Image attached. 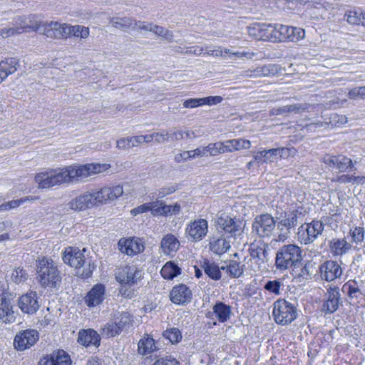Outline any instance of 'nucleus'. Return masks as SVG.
<instances>
[{"mask_svg":"<svg viewBox=\"0 0 365 365\" xmlns=\"http://www.w3.org/2000/svg\"><path fill=\"white\" fill-rule=\"evenodd\" d=\"M36 279L44 288L58 287L61 282V276L57 264L49 257H42L36 260Z\"/></svg>","mask_w":365,"mask_h":365,"instance_id":"nucleus-1","label":"nucleus"},{"mask_svg":"<svg viewBox=\"0 0 365 365\" xmlns=\"http://www.w3.org/2000/svg\"><path fill=\"white\" fill-rule=\"evenodd\" d=\"M35 182L38 188H50L62 184L71 183L68 167L62 168L48 169L35 176Z\"/></svg>","mask_w":365,"mask_h":365,"instance_id":"nucleus-2","label":"nucleus"},{"mask_svg":"<svg viewBox=\"0 0 365 365\" xmlns=\"http://www.w3.org/2000/svg\"><path fill=\"white\" fill-rule=\"evenodd\" d=\"M302 260V250L296 245L289 244L282 247L277 252L275 264L280 270L295 266Z\"/></svg>","mask_w":365,"mask_h":365,"instance_id":"nucleus-3","label":"nucleus"},{"mask_svg":"<svg viewBox=\"0 0 365 365\" xmlns=\"http://www.w3.org/2000/svg\"><path fill=\"white\" fill-rule=\"evenodd\" d=\"M301 213L297 210L284 212L276 217V226L277 230V242L285 241L290 235V230L298 224L299 216Z\"/></svg>","mask_w":365,"mask_h":365,"instance_id":"nucleus-4","label":"nucleus"},{"mask_svg":"<svg viewBox=\"0 0 365 365\" xmlns=\"http://www.w3.org/2000/svg\"><path fill=\"white\" fill-rule=\"evenodd\" d=\"M272 314L277 324H288L296 319L297 308L287 300L279 299L273 304Z\"/></svg>","mask_w":365,"mask_h":365,"instance_id":"nucleus-5","label":"nucleus"},{"mask_svg":"<svg viewBox=\"0 0 365 365\" xmlns=\"http://www.w3.org/2000/svg\"><path fill=\"white\" fill-rule=\"evenodd\" d=\"M276 227L275 219L267 213L257 215L252 225V232L260 238L270 237Z\"/></svg>","mask_w":365,"mask_h":365,"instance_id":"nucleus-6","label":"nucleus"},{"mask_svg":"<svg viewBox=\"0 0 365 365\" xmlns=\"http://www.w3.org/2000/svg\"><path fill=\"white\" fill-rule=\"evenodd\" d=\"M324 228V225L319 220L303 224L298 228L297 240L304 245L312 243L322 233Z\"/></svg>","mask_w":365,"mask_h":365,"instance_id":"nucleus-7","label":"nucleus"},{"mask_svg":"<svg viewBox=\"0 0 365 365\" xmlns=\"http://www.w3.org/2000/svg\"><path fill=\"white\" fill-rule=\"evenodd\" d=\"M305 36L302 29L283 24H274V41L297 42Z\"/></svg>","mask_w":365,"mask_h":365,"instance_id":"nucleus-8","label":"nucleus"},{"mask_svg":"<svg viewBox=\"0 0 365 365\" xmlns=\"http://www.w3.org/2000/svg\"><path fill=\"white\" fill-rule=\"evenodd\" d=\"M115 276L121 284L134 285L143 277V271L136 265H125L117 268Z\"/></svg>","mask_w":365,"mask_h":365,"instance_id":"nucleus-9","label":"nucleus"},{"mask_svg":"<svg viewBox=\"0 0 365 365\" xmlns=\"http://www.w3.org/2000/svg\"><path fill=\"white\" fill-rule=\"evenodd\" d=\"M63 260L66 264H69L77 269H79L84 264V255L78 248L69 247L63 252ZM77 274L82 278H88L91 276V270H83L81 273L78 270Z\"/></svg>","mask_w":365,"mask_h":365,"instance_id":"nucleus-10","label":"nucleus"},{"mask_svg":"<svg viewBox=\"0 0 365 365\" xmlns=\"http://www.w3.org/2000/svg\"><path fill=\"white\" fill-rule=\"evenodd\" d=\"M341 303L339 288L336 286H329L324 294V300L321 311L326 315L331 314L336 312Z\"/></svg>","mask_w":365,"mask_h":365,"instance_id":"nucleus-11","label":"nucleus"},{"mask_svg":"<svg viewBox=\"0 0 365 365\" xmlns=\"http://www.w3.org/2000/svg\"><path fill=\"white\" fill-rule=\"evenodd\" d=\"M208 232V222L205 219H197L190 221L185 228V233L192 242L202 240Z\"/></svg>","mask_w":365,"mask_h":365,"instance_id":"nucleus-12","label":"nucleus"},{"mask_svg":"<svg viewBox=\"0 0 365 365\" xmlns=\"http://www.w3.org/2000/svg\"><path fill=\"white\" fill-rule=\"evenodd\" d=\"M39 339L35 329H26L18 332L14 340V346L19 351H24L34 346Z\"/></svg>","mask_w":365,"mask_h":365,"instance_id":"nucleus-13","label":"nucleus"},{"mask_svg":"<svg viewBox=\"0 0 365 365\" xmlns=\"http://www.w3.org/2000/svg\"><path fill=\"white\" fill-rule=\"evenodd\" d=\"M39 32L48 38H67L70 36L69 26L57 21L41 24Z\"/></svg>","mask_w":365,"mask_h":365,"instance_id":"nucleus-14","label":"nucleus"},{"mask_svg":"<svg viewBox=\"0 0 365 365\" xmlns=\"http://www.w3.org/2000/svg\"><path fill=\"white\" fill-rule=\"evenodd\" d=\"M321 279L327 282H332L341 277L343 269L341 264L334 260H327L319 267Z\"/></svg>","mask_w":365,"mask_h":365,"instance_id":"nucleus-15","label":"nucleus"},{"mask_svg":"<svg viewBox=\"0 0 365 365\" xmlns=\"http://www.w3.org/2000/svg\"><path fill=\"white\" fill-rule=\"evenodd\" d=\"M218 224L225 231L232 237L240 236L245 227V222L239 219L232 218L229 216L220 217L218 219Z\"/></svg>","mask_w":365,"mask_h":365,"instance_id":"nucleus-16","label":"nucleus"},{"mask_svg":"<svg viewBox=\"0 0 365 365\" xmlns=\"http://www.w3.org/2000/svg\"><path fill=\"white\" fill-rule=\"evenodd\" d=\"M18 306L21 312L25 314H35L40 307L37 293L31 291L21 295L18 299Z\"/></svg>","mask_w":365,"mask_h":365,"instance_id":"nucleus-17","label":"nucleus"},{"mask_svg":"<svg viewBox=\"0 0 365 365\" xmlns=\"http://www.w3.org/2000/svg\"><path fill=\"white\" fill-rule=\"evenodd\" d=\"M247 30L249 35L255 39L274 41V24H255Z\"/></svg>","mask_w":365,"mask_h":365,"instance_id":"nucleus-18","label":"nucleus"},{"mask_svg":"<svg viewBox=\"0 0 365 365\" xmlns=\"http://www.w3.org/2000/svg\"><path fill=\"white\" fill-rule=\"evenodd\" d=\"M323 162L329 168L336 169L342 173L353 169L352 159L344 155H326L323 158Z\"/></svg>","mask_w":365,"mask_h":365,"instance_id":"nucleus-19","label":"nucleus"},{"mask_svg":"<svg viewBox=\"0 0 365 365\" xmlns=\"http://www.w3.org/2000/svg\"><path fill=\"white\" fill-rule=\"evenodd\" d=\"M118 245L119 250L128 256H134L145 250L142 240L136 237L122 238L118 241Z\"/></svg>","mask_w":365,"mask_h":365,"instance_id":"nucleus-20","label":"nucleus"},{"mask_svg":"<svg viewBox=\"0 0 365 365\" xmlns=\"http://www.w3.org/2000/svg\"><path fill=\"white\" fill-rule=\"evenodd\" d=\"M192 297V291L184 284H179L174 286L169 294L170 301L178 305L188 304L191 301Z\"/></svg>","mask_w":365,"mask_h":365,"instance_id":"nucleus-21","label":"nucleus"},{"mask_svg":"<svg viewBox=\"0 0 365 365\" xmlns=\"http://www.w3.org/2000/svg\"><path fill=\"white\" fill-rule=\"evenodd\" d=\"M38 365H71V359L65 351L58 349L41 359Z\"/></svg>","mask_w":365,"mask_h":365,"instance_id":"nucleus-22","label":"nucleus"},{"mask_svg":"<svg viewBox=\"0 0 365 365\" xmlns=\"http://www.w3.org/2000/svg\"><path fill=\"white\" fill-rule=\"evenodd\" d=\"M15 319L16 316L11 298L8 295H3L0 302V320L4 323L11 324Z\"/></svg>","mask_w":365,"mask_h":365,"instance_id":"nucleus-23","label":"nucleus"},{"mask_svg":"<svg viewBox=\"0 0 365 365\" xmlns=\"http://www.w3.org/2000/svg\"><path fill=\"white\" fill-rule=\"evenodd\" d=\"M67 167L71 183L83 181L90 175L91 164H73Z\"/></svg>","mask_w":365,"mask_h":365,"instance_id":"nucleus-24","label":"nucleus"},{"mask_svg":"<svg viewBox=\"0 0 365 365\" xmlns=\"http://www.w3.org/2000/svg\"><path fill=\"white\" fill-rule=\"evenodd\" d=\"M267 249L268 245L264 241L259 240L251 243L248 250L250 255L254 259H257L258 262L265 264V262L267 261Z\"/></svg>","mask_w":365,"mask_h":365,"instance_id":"nucleus-25","label":"nucleus"},{"mask_svg":"<svg viewBox=\"0 0 365 365\" xmlns=\"http://www.w3.org/2000/svg\"><path fill=\"white\" fill-rule=\"evenodd\" d=\"M19 34L30 30L40 31L41 24L33 20L31 16H18L13 24Z\"/></svg>","mask_w":365,"mask_h":365,"instance_id":"nucleus-26","label":"nucleus"},{"mask_svg":"<svg viewBox=\"0 0 365 365\" xmlns=\"http://www.w3.org/2000/svg\"><path fill=\"white\" fill-rule=\"evenodd\" d=\"M364 283L365 282L363 280H349L343 285L342 292L345 293L350 299L357 300L361 296L364 295L361 289V287Z\"/></svg>","mask_w":365,"mask_h":365,"instance_id":"nucleus-27","label":"nucleus"},{"mask_svg":"<svg viewBox=\"0 0 365 365\" xmlns=\"http://www.w3.org/2000/svg\"><path fill=\"white\" fill-rule=\"evenodd\" d=\"M329 247L334 257H341L351 250V245L345 238H333L329 242Z\"/></svg>","mask_w":365,"mask_h":365,"instance_id":"nucleus-28","label":"nucleus"},{"mask_svg":"<svg viewBox=\"0 0 365 365\" xmlns=\"http://www.w3.org/2000/svg\"><path fill=\"white\" fill-rule=\"evenodd\" d=\"M19 66V60L15 58H9L1 61L0 62V83L9 75L14 73Z\"/></svg>","mask_w":365,"mask_h":365,"instance_id":"nucleus-29","label":"nucleus"},{"mask_svg":"<svg viewBox=\"0 0 365 365\" xmlns=\"http://www.w3.org/2000/svg\"><path fill=\"white\" fill-rule=\"evenodd\" d=\"M212 312L215 318L221 323L226 322L232 314L231 307L222 302H217L213 306Z\"/></svg>","mask_w":365,"mask_h":365,"instance_id":"nucleus-30","label":"nucleus"},{"mask_svg":"<svg viewBox=\"0 0 365 365\" xmlns=\"http://www.w3.org/2000/svg\"><path fill=\"white\" fill-rule=\"evenodd\" d=\"M179 247L180 242L177 237L172 234H168L162 239L161 249L165 255H172L176 252Z\"/></svg>","mask_w":365,"mask_h":365,"instance_id":"nucleus-31","label":"nucleus"},{"mask_svg":"<svg viewBox=\"0 0 365 365\" xmlns=\"http://www.w3.org/2000/svg\"><path fill=\"white\" fill-rule=\"evenodd\" d=\"M309 105L308 103H297L292 105H287L272 110V113L274 115H282L284 113H301L308 109Z\"/></svg>","mask_w":365,"mask_h":365,"instance_id":"nucleus-32","label":"nucleus"},{"mask_svg":"<svg viewBox=\"0 0 365 365\" xmlns=\"http://www.w3.org/2000/svg\"><path fill=\"white\" fill-rule=\"evenodd\" d=\"M230 248V243L225 237L221 236L218 238L212 237L210 241V250L215 254L221 255Z\"/></svg>","mask_w":365,"mask_h":365,"instance_id":"nucleus-33","label":"nucleus"},{"mask_svg":"<svg viewBox=\"0 0 365 365\" xmlns=\"http://www.w3.org/2000/svg\"><path fill=\"white\" fill-rule=\"evenodd\" d=\"M156 350L155 341L148 335L144 336L138 344V352L143 356L151 354Z\"/></svg>","mask_w":365,"mask_h":365,"instance_id":"nucleus-34","label":"nucleus"},{"mask_svg":"<svg viewBox=\"0 0 365 365\" xmlns=\"http://www.w3.org/2000/svg\"><path fill=\"white\" fill-rule=\"evenodd\" d=\"M253 72L254 74H247V76L250 77L272 76L279 73V67L275 64H267L256 68Z\"/></svg>","mask_w":365,"mask_h":365,"instance_id":"nucleus-35","label":"nucleus"},{"mask_svg":"<svg viewBox=\"0 0 365 365\" xmlns=\"http://www.w3.org/2000/svg\"><path fill=\"white\" fill-rule=\"evenodd\" d=\"M181 273V269L172 261L166 262L160 270L161 276L165 279H173Z\"/></svg>","mask_w":365,"mask_h":365,"instance_id":"nucleus-36","label":"nucleus"},{"mask_svg":"<svg viewBox=\"0 0 365 365\" xmlns=\"http://www.w3.org/2000/svg\"><path fill=\"white\" fill-rule=\"evenodd\" d=\"M202 268L205 273L212 279L219 280L221 278V268L215 263L205 260L202 264Z\"/></svg>","mask_w":365,"mask_h":365,"instance_id":"nucleus-37","label":"nucleus"},{"mask_svg":"<svg viewBox=\"0 0 365 365\" xmlns=\"http://www.w3.org/2000/svg\"><path fill=\"white\" fill-rule=\"evenodd\" d=\"M221 269L226 270L227 274L233 278H238L243 274L245 270L243 264L241 266L237 261L232 260L227 266L221 267Z\"/></svg>","mask_w":365,"mask_h":365,"instance_id":"nucleus-38","label":"nucleus"},{"mask_svg":"<svg viewBox=\"0 0 365 365\" xmlns=\"http://www.w3.org/2000/svg\"><path fill=\"white\" fill-rule=\"evenodd\" d=\"M243 266L245 268V271L256 273L264 267V264L261 262H258L257 259H254L252 257L248 255L244 259Z\"/></svg>","mask_w":365,"mask_h":365,"instance_id":"nucleus-39","label":"nucleus"},{"mask_svg":"<svg viewBox=\"0 0 365 365\" xmlns=\"http://www.w3.org/2000/svg\"><path fill=\"white\" fill-rule=\"evenodd\" d=\"M313 271V264L311 262H308L301 268L299 273L295 276L294 279L299 282L311 279L314 275Z\"/></svg>","mask_w":365,"mask_h":365,"instance_id":"nucleus-40","label":"nucleus"},{"mask_svg":"<svg viewBox=\"0 0 365 365\" xmlns=\"http://www.w3.org/2000/svg\"><path fill=\"white\" fill-rule=\"evenodd\" d=\"M284 287L282 279L268 280L264 285V289L276 296L281 294V289Z\"/></svg>","mask_w":365,"mask_h":365,"instance_id":"nucleus-41","label":"nucleus"},{"mask_svg":"<svg viewBox=\"0 0 365 365\" xmlns=\"http://www.w3.org/2000/svg\"><path fill=\"white\" fill-rule=\"evenodd\" d=\"M91 202V193L87 192L85 195H81L76 198L71 202V207L73 209L82 210L89 207V204Z\"/></svg>","mask_w":365,"mask_h":365,"instance_id":"nucleus-42","label":"nucleus"},{"mask_svg":"<svg viewBox=\"0 0 365 365\" xmlns=\"http://www.w3.org/2000/svg\"><path fill=\"white\" fill-rule=\"evenodd\" d=\"M104 192L107 194L106 197L108 202L118 199L123 194V188L120 185H117L113 187H104Z\"/></svg>","mask_w":365,"mask_h":365,"instance_id":"nucleus-43","label":"nucleus"},{"mask_svg":"<svg viewBox=\"0 0 365 365\" xmlns=\"http://www.w3.org/2000/svg\"><path fill=\"white\" fill-rule=\"evenodd\" d=\"M105 286L101 284H98L93 287V307L98 305L105 299Z\"/></svg>","mask_w":365,"mask_h":365,"instance_id":"nucleus-44","label":"nucleus"},{"mask_svg":"<svg viewBox=\"0 0 365 365\" xmlns=\"http://www.w3.org/2000/svg\"><path fill=\"white\" fill-rule=\"evenodd\" d=\"M349 235L351 237V242L361 244L364 240L365 230L363 227H355L350 229Z\"/></svg>","mask_w":365,"mask_h":365,"instance_id":"nucleus-45","label":"nucleus"},{"mask_svg":"<svg viewBox=\"0 0 365 365\" xmlns=\"http://www.w3.org/2000/svg\"><path fill=\"white\" fill-rule=\"evenodd\" d=\"M110 23L113 27L122 30H125L133 24V20L128 17L113 18L111 19Z\"/></svg>","mask_w":365,"mask_h":365,"instance_id":"nucleus-46","label":"nucleus"},{"mask_svg":"<svg viewBox=\"0 0 365 365\" xmlns=\"http://www.w3.org/2000/svg\"><path fill=\"white\" fill-rule=\"evenodd\" d=\"M77 341L83 346H89L91 343V329H81L78 332Z\"/></svg>","mask_w":365,"mask_h":365,"instance_id":"nucleus-47","label":"nucleus"},{"mask_svg":"<svg viewBox=\"0 0 365 365\" xmlns=\"http://www.w3.org/2000/svg\"><path fill=\"white\" fill-rule=\"evenodd\" d=\"M344 19L350 24L358 25L361 21V12L355 10L347 11L344 15Z\"/></svg>","mask_w":365,"mask_h":365,"instance_id":"nucleus-48","label":"nucleus"},{"mask_svg":"<svg viewBox=\"0 0 365 365\" xmlns=\"http://www.w3.org/2000/svg\"><path fill=\"white\" fill-rule=\"evenodd\" d=\"M28 278V274L26 271L22 268H16L15 269L11 275V279L16 283L19 284L25 282Z\"/></svg>","mask_w":365,"mask_h":365,"instance_id":"nucleus-49","label":"nucleus"},{"mask_svg":"<svg viewBox=\"0 0 365 365\" xmlns=\"http://www.w3.org/2000/svg\"><path fill=\"white\" fill-rule=\"evenodd\" d=\"M69 29H70V36L73 35V36H77V37L86 38L89 35L88 27L76 25V26H69Z\"/></svg>","mask_w":365,"mask_h":365,"instance_id":"nucleus-50","label":"nucleus"},{"mask_svg":"<svg viewBox=\"0 0 365 365\" xmlns=\"http://www.w3.org/2000/svg\"><path fill=\"white\" fill-rule=\"evenodd\" d=\"M163 336L171 343H177L182 339L180 330L177 328H172L164 331Z\"/></svg>","mask_w":365,"mask_h":365,"instance_id":"nucleus-51","label":"nucleus"},{"mask_svg":"<svg viewBox=\"0 0 365 365\" xmlns=\"http://www.w3.org/2000/svg\"><path fill=\"white\" fill-rule=\"evenodd\" d=\"M133 317L129 313H124L121 314L120 319L116 322V324L119 327L120 331L124 329L129 328L133 324Z\"/></svg>","mask_w":365,"mask_h":365,"instance_id":"nucleus-52","label":"nucleus"},{"mask_svg":"<svg viewBox=\"0 0 365 365\" xmlns=\"http://www.w3.org/2000/svg\"><path fill=\"white\" fill-rule=\"evenodd\" d=\"M120 327H118L116 322H108L103 328V334L107 336H114L119 334L121 331L119 329Z\"/></svg>","mask_w":365,"mask_h":365,"instance_id":"nucleus-53","label":"nucleus"},{"mask_svg":"<svg viewBox=\"0 0 365 365\" xmlns=\"http://www.w3.org/2000/svg\"><path fill=\"white\" fill-rule=\"evenodd\" d=\"M152 32L160 36L163 37L165 39L168 41H172L173 39V33L170 31H168L162 26L153 25Z\"/></svg>","mask_w":365,"mask_h":365,"instance_id":"nucleus-54","label":"nucleus"},{"mask_svg":"<svg viewBox=\"0 0 365 365\" xmlns=\"http://www.w3.org/2000/svg\"><path fill=\"white\" fill-rule=\"evenodd\" d=\"M161 210L163 215H173L178 214L180 210V205L175 203L173 205H168L161 202Z\"/></svg>","mask_w":365,"mask_h":365,"instance_id":"nucleus-55","label":"nucleus"},{"mask_svg":"<svg viewBox=\"0 0 365 365\" xmlns=\"http://www.w3.org/2000/svg\"><path fill=\"white\" fill-rule=\"evenodd\" d=\"M348 96L351 99H364L365 98V86L356 87L348 93Z\"/></svg>","mask_w":365,"mask_h":365,"instance_id":"nucleus-56","label":"nucleus"},{"mask_svg":"<svg viewBox=\"0 0 365 365\" xmlns=\"http://www.w3.org/2000/svg\"><path fill=\"white\" fill-rule=\"evenodd\" d=\"M221 142L208 144L205 146L207 155L209 154L210 155L215 156L218 154H221Z\"/></svg>","mask_w":365,"mask_h":365,"instance_id":"nucleus-57","label":"nucleus"},{"mask_svg":"<svg viewBox=\"0 0 365 365\" xmlns=\"http://www.w3.org/2000/svg\"><path fill=\"white\" fill-rule=\"evenodd\" d=\"M153 365H180V363L173 356H165L157 359Z\"/></svg>","mask_w":365,"mask_h":365,"instance_id":"nucleus-58","label":"nucleus"},{"mask_svg":"<svg viewBox=\"0 0 365 365\" xmlns=\"http://www.w3.org/2000/svg\"><path fill=\"white\" fill-rule=\"evenodd\" d=\"M16 35H19V34L14 25L12 26L5 27L0 29V38H6Z\"/></svg>","mask_w":365,"mask_h":365,"instance_id":"nucleus-59","label":"nucleus"},{"mask_svg":"<svg viewBox=\"0 0 365 365\" xmlns=\"http://www.w3.org/2000/svg\"><path fill=\"white\" fill-rule=\"evenodd\" d=\"M264 153V163H272L277 158V151L276 148H272L269 150H263Z\"/></svg>","mask_w":365,"mask_h":365,"instance_id":"nucleus-60","label":"nucleus"},{"mask_svg":"<svg viewBox=\"0 0 365 365\" xmlns=\"http://www.w3.org/2000/svg\"><path fill=\"white\" fill-rule=\"evenodd\" d=\"M107 194L104 192V187L101 188L99 190L93 192V199L96 203H108V200L106 197Z\"/></svg>","mask_w":365,"mask_h":365,"instance_id":"nucleus-61","label":"nucleus"},{"mask_svg":"<svg viewBox=\"0 0 365 365\" xmlns=\"http://www.w3.org/2000/svg\"><path fill=\"white\" fill-rule=\"evenodd\" d=\"M235 150H240L242 149H249L251 146V143L248 140L245 139H233Z\"/></svg>","mask_w":365,"mask_h":365,"instance_id":"nucleus-62","label":"nucleus"},{"mask_svg":"<svg viewBox=\"0 0 365 365\" xmlns=\"http://www.w3.org/2000/svg\"><path fill=\"white\" fill-rule=\"evenodd\" d=\"M127 284H123L119 289L118 294L125 298L132 299L135 296V290L128 288Z\"/></svg>","mask_w":365,"mask_h":365,"instance_id":"nucleus-63","label":"nucleus"},{"mask_svg":"<svg viewBox=\"0 0 365 365\" xmlns=\"http://www.w3.org/2000/svg\"><path fill=\"white\" fill-rule=\"evenodd\" d=\"M153 138L156 143H162L169 140L168 132L165 130H161L159 132L153 133Z\"/></svg>","mask_w":365,"mask_h":365,"instance_id":"nucleus-64","label":"nucleus"}]
</instances>
